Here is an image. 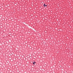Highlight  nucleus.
I'll return each mask as SVG.
<instances>
[{
    "label": "nucleus",
    "instance_id": "nucleus-1",
    "mask_svg": "<svg viewBox=\"0 0 73 73\" xmlns=\"http://www.w3.org/2000/svg\"><path fill=\"white\" fill-rule=\"evenodd\" d=\"M36 63V62H33V65H35V64Z\"/></svg>",
    "mask_w": 73,
    "mask_h": 73
},
{
    "label": "nucleus",
    "instance_id": "nucleus-2",
    "mask_svg": "<svg viewBox=\"0 0 73 73\" xmlns=\"http://www.w3.org/2000/svg\"><path fill=\"white\" fill-rule=\"evenodd\" d=\"M44 7H47V5H45V4H44Z\"/></svg>",
    "mask_w": 73,
    "mask_h": 73
}]
</instances>
